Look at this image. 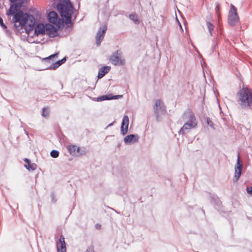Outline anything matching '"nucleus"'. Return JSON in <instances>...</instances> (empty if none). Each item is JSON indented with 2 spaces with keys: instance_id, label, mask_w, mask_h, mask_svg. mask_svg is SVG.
<instances>
[{
  "instance_id": "1",
  "label": "nucleus",
  "mask_w": 252,
  "mask_h": 252,
  "mask_svg": "<svg viewBox=\"0 0 252 252\" xmlns=\"http://www.w3.org/2000/svg\"><path fill=\"white\" fill-rule=\"evenodd\" d=\"M14 19L15 21H17V23L14 24L15 29L17 31H20L24 28L28 34L33 29L35 24L33 16L23 12H20L16 14Z\"/></svg>"
},
{
  "instance_id": "2",
  "label": "nucleus",
  "mask_w": 252,
  "mask_h": 252,
  "mask_svg": "<svg viewBox=\"0 0 252 252\" xmlns=\"http://www.w3.org/2000/svg\"><path fill=\"white\" fill-rule=\"evenodd\" d=\"M237 103L243 110L252 109V90L243 88L237 94Z\"/></svg>"
},
{
  "instance_id": "3",
  "label": "nucleus",
  "mask_w": 252,
  "mask_h": 252,
  "mask_svg": "<svg viewBox=\"0 0 252 252\" xmlns=\"http://www.w3.org/2000/svg\"><path fill=\"white\" fill-rule=\"evenodd\" d=\"M73 9L72 5L70 3L67 4L66 5L61 4L60 7V11L61 16L63 19H64V22L65 24H69L72 25L71 22V14L72 11Z\"/></svg>"
},
{
  "instance_id": "4",
  "label": "nucleus",
  "mask_w": 252,
  "mask_h": 252,
  "mask_svg": "<svg viewBox=\"0 0 252 252\" xmlns=\"http://www.w3.org/2000/svg\"><path fill=\"white\" fill-rule=\"evenodd\" d=\"M22 6V2H19L11 5L8 11L7 12L6 14L8 16H13L11 22L15 23H17V21H15V16L20 12H23L21 10Z\"/></svg>"
},
{
  "instance_id": "5",
  "label": "nucleus",
  "mask_w": 252,
  "mask_h": 252,
  "mask_svg": "<svg viewBox=\"0 0 252 252\" xmlns=\"http://www.w3.org/2000/svg\"><path fill=\"white\" fill-rule=\"evenodd\" d=\"M236 8L233 5H230V10L228 17V22L230 26H234L239 20V17L236 12Z\"/></svg>"
},
{
  "instance_id": "6",
  "label": "nucleus",
  "mask_w": 252,
  "mask_h": 252,
  "mask_svg": "<svg viewBox=\"0 0 252 252\" xmlns=\"http://www.w3.org/2000/svg\"><path fill=\"white\" fill-rule=\"evenodd\" d=\"M155 113L157 118L158 120L159 117L165 112V106L164 103L160 99L156 100L155 105L154 106Z\"/></svg>"
},
{
  "instance_id": "7",
  "label": "nucleus",
  "mask_w": 252,
  "mask_h": 252,
  "mask_svg": "<svg viewBox=\"0 0 252 252\" xmlns=\"http://www.w3.org/2000/svg\"><path fill=\"white\" fill-rule=\"evenodd\" d=\"M110 61L115 65H122L125 63V60L122 58V53L119 50L112 55Z\"/></svg>"
},
{
  "instance_id": "8",
  "label": "nucleus",
  "mask_w": 252,
  "mask_h": 252,
  "mask_svg": "<svg viewBox=\"0 0 252 252\" xmlns=\"http://www.w3.org/2000/svg\"><path fill=\"white\" fill-rule=\"evenodd\" d=\"M183 120L185 122V123H192V121L194 123H197L196 118L193 112L189 109L185 111L182 116Z\"/></svg>"
},
{
  "instance_id": "9",
  "label": "nucleus",
  "mask_w": 252,
  "mask_h": 252,
  "mask_svg": "<svg viewBox=\"0 0 252 252\" xmlns=\"http://www.w3.org/2000/svg\"><path fill=\"white\" fill-rule=\"evenodd\" d=\"M192 123H185L182 128L179 131L180 134L185 135L189 133L191 129H194L197 127V123H194L192 121Z\"/></svg>"
},
{
  "instance_id": "10",
  "label": "nucleus",
  "mask_w": 252,
  "mask_h": 252,
  "mask_svg": "<svg viewBox=\"0 0 252 252\" xmlns=\"http://www.w3.org/2000/svg\"><path fill=\"white\" fill-rule=\"evenodd\" d=\"M45 32L51 37H55L58 35V28L50 24L45 25Z\"/></svg>"
},
{
  "instance_id": "11",
  "label": "nucleus",
  "mask_w": 252,
  "mask_h": 252,
  "mask_svg": "<svg viewBox=\"0 0 252 252\" xmlns=\"http://www.w3.org/2000/svg\"><path fill=\"white\" fill-rule=\"evenodd\" d=\"M106 30L107 26L106 25H104L103 27H100V29L97 32L95 37L96 43L97 46H99L100 43L103 40Z\"/></svg>"
},
{
  "instance_id": "12",
  "label": "nucleus",
  "mask_w": 252,
  "mask_h": 252,
  "mask_svg": "<svg viewBox=\"0 0 252 252\" xmlns=\"http://www.w3.org/2000/svg\"><path fill=\"white\" fill-rule=\"evenodd\" d=\"M242 165L240 162V156L239 154H238L237 156V163L235 166L234 182L237 181L240 178L242 172Z\"/></svg>"
},
{
  "instance_id": "13",
  "label": "nucleus",
  "mask_w": 252,
  "mask_h": 252,
  "mask_svg": "<svg viewBox=\"0 0 252 252\" xmlns=\"http://www.w3.org/2000/svg\"><path fill=\"white\" fill-rule=\"evenodd\" d=\"M56 247L58 252H66L64 238L62 235L60 236L59 240L56 241Z\"/></svg>"
},
{
  "instance_id": "14",
  "label": "nucleus",
  "mask_w": 252,
  "mask_h": 252,
  "mask_svg": "<svg viewBox=\"0 0 252 252\" xmlns=\"http://www.w3.org/2000/svg\"><path fill=\"white\" fill-rule=\"evenodd\" d=\"M129 125V119L127 115H125L123 117L121 126V133L124 135L126 134L128 131V126Z\"/></svg>"
},
{
  "instance_id": "15",
  "label": "nucleus",
  "mask_w": 252,
  "mask_h": 252,
  "mask_svg": "<svg viewBox=\"0 0 252 252\" xmlns=\"http://www.w3.org/2000/svg\"><path fill=\"white\" fill-rule=\"evenodd\" d=\"M138 138L137 134H129L125 137L124 141L126 144L128 145L137 142Z\"/></svg>"
},
{
  "instance_id": "16",
  "label": "nucleus",
  "mask_w": 252,
  "mask_h": 252,
  "mask_svg": "<svg viewBox=\"0 0 252 252\" xmlns=\"http://www.w3.org/2000/svg\"><path fill=\"white\" fill-rule=\"evenodd\" d=\"M47 17L49 21L54 24L57 23L59 20L57 13L54 11L50 12Z\"/></svg>"
},
{
  "instance_id": "17",
  "label": "nucleus",
  "mask_w": 252,
  "mask_h": 252,
  "mask_svg": "<svg viewBox=\"0 0 252 252\" xmlns=\"http://www.w3.org/2000/svg\"><path fill=\"white\" fill-rule=\"evenodd\" d=\"M45 26L42 23L37 25L34 30V35H38L39 34H44L45 33Z\"/></svg>"
},
{
  "instance_id": "18",
  "label": "nucleus",
  "mask_w": 252,
  "mask_h": 252,
  "mask_svg": "<svg viewBox=\"0 0 252 252\" xmlns=\"http://www.w3.org/2000/svg\"><path fill=\"white\" fill-rule=\"evenodd\" d=\"M68 150L69 153L72 156H77L79 155L80 148L76 145H69Z\"/></svg>"
},
{
  "instance_id": "19",
  "label": "nucleus",
  "mask_w": 252,
  "mask_h": 252,
  "mask_svg": "<svg viewBox=\"0 0 252 252\" xmlns=\"http://www.w3.org/2000/svg\"><path fill=\"white\" fill-rule=\"evenodd\" d=\"M122 97V95H113L109 96L108 95H104L97 98V101H101L105 100L116 99Z\"/></svg>"
},
{
  "instance_id": "20",
  "label": "nucleus",
  "mask_w": 252,
  "mask_h": 252,
  "mask_svg": "<svg viewBox=\"0 0 252 252\" xmlns=\"http://www.w3.org/2000/svg\"><path fill=\"white\" fill-rule=\"evenodd\" d=\"M24 161L27 163V164H25L24 166L28 170L33 171L36 169V164L35 163H32L29 159L25 158L24 159Z\"/></svg>"
},
{
  "instance_id": "21",
  "label": "nucleus",
  "mask_w": 252,
  "mask_h": 252,
  "mask_svg": "<svg viewBox=\"0 0 252 252\" xmlns=\"http://www.w3.org/2000/svg\"><path fill=\"white\" fill-rule=\"evenodd\" d=\"M110 67L107 66H103L99 69L97 77L98 79L102 78L110 70Z\"/></svg>"
},
{
  "instance_id": "22",
  "label": "nucleus",
  "mask_w": 252,
  "mask_h": 252,
  "mask_svg": "<svg viewBox=\"0 0 252 252\" xmlns=\"http://www.w3.org/2000/svg\"><path fill=\"white\" fill-rule=\"evenodd\" d=\"M66 61V58L64 57L63 59H62L61 60H59L57 62H56L55 63H53L52 65H51L49 68L50 69H56L59 66H60L61 65H62L63 63H64Z\"/></svg>"
},
{
  "instance_id": "23",
  "label": "nucleus",
  "mask_w": 252,
  "mask_h": 252,
  "mask_svg": "<svg viewBox=\"0 0 252 252\" xmlns=\"http://www.w3.org/2000/svg\"><path fill=\"white\" fill-rule=\"evenodd\" d=\"M129 19L132 20L135 24H139L140 21L139 20L136 14H130L129 15Z\"/></svg>"
},
{
  "instance_id": "24",
  "label": "nucleus",
  "mask_w": 252,
  "mask_h": 252,
  "mask_svg": "<svg viewBox=\"0 0 252 252\" xmlns=\"http://www.w3.org/2000/svg\"><path fill=\"white\" fill-rule=\"evenodd\" d=\"M49 115V110L48 108H43L42 111V116L44 117H48Z\"/></svg>"
},
{
  "instance_id": "25",
  "label": "nucleus",
  "mask_w": 252,
  "mask_h": 252,
  "mask_svg": "<svg viewBox=\"0 0 252 252\" xmlns=\"http://www.w3.org/2000/svg\"><path fill=\"white\" fill-rule=\"evenodd\" d=\"M207 26L208 30V31L209 32L210 35H212V31L214 30V26H213V25L210 22H207Z\"/></svg>"
},
{
  "instance_id": "26",
  "label": "nucleus",
  "mask_w": 252,
  "mask_h": 252,
  "mask_svg": "<svg viewBox=\"0 0 252 252\" xmlns=\"http://www.w3.org/2000/svg\"><path fill=\"white\" fill-rule=\"evenodd\" d=\"M50 155L53 158H57L59 156V152L57 150H53L51 152Z\"/></svg>"
},
{
  "instance_id": "27",
  "label": "nucleus",
  "mask_w": 252,
  "mask_h": 252,
  "mask_svg": "<svg viewBox=\"0 0 252 252\" xmlns=\"http://www.w3.org/2000/svg\"><path fill=\"white\" fill-rule=\"evenodd\" d=\"M220 4L219 3H216V7H215V11L216 12L218 15V17L220 16Z\"/></svg>"
},
{
  "instance_id": "28",
  "label": "nucleus",
  "mask_w": 252,
  "mask_h": 252,
  "mask_svg": "<svg viewBox=\"0 0 252 252\" xmlns=\"http://www.w3.org/2000/svg\"><path fill=\"white\" fill-rule=\"evenodd\" d=\"M58 55H59L58 53H56L52 55H50L48 57L45 58L44 60H51L52 58L57 57Z\"/></svg>"
},
{
  "instance_id": "29",
  "label": "nucleus",
  "mask_w": 252,
  "mask_h": 252,
  "mask_svg": "<svg viewBox=\"0 0 252 252\" xmlns=\"http://www.w3.org/2000/svg\"><path fill=\"white\" fill-rule=\"evenodd\" d=\"M0 26L3 29H5L7 28L6 26L3 23L2 19L0 17Z\"/></svg>"
},
{
  "instance_id": "30",
  "label": "nucleus",
  "mask_w": 252,
  "mask_h": 252,
  "mask_svg": "<svg viewBox=\"0 0 252 252\" xmlns=\"http://www.w3.org/2000/svg\"><path fill=\"white\" fill-rule=\"evenodd\" d=\"M207 123L208 124V125L209 126H210L213 128H214V125L213 124V123H212L211 121L210 120V119L209 118H207Z\"/></svg>"
},
{
  "instance_id": "31",
  "label": "nucleus",
  "mask_w": 252,
  "mask_h": 252,
  "mask_svg": "<svg viewBox=\"0 0 252 252\" xmlns=\"http://www.w3.org/2000/svg\"><path fill=\"white\" fill-rule=\"evenodd\" d=\"M247 191L248 193L252 194V187H247Z\"/></svg>"
},
{
  "instance_id": "32",
  "label": "nucleus",
  "mask_w": 252,
  "mask_h": 252,
  "mask_svg": "<svg viewBox=\"0 0 252 252\" xmlns=\"http://www.w3.org/2000/svg\"><path fill=\"white\" fill-rule=\"evenodd\" d=\"M85 252H95L92 248H89Z\"/></svg>"
},
{
  "instance_id": "33",
  "label": "nucleus",
  "mask_w": 252,
  "mask_h": 252,
  "mask_svg": "<svg viewBox=\"0 0 252 252\" xmlns=\"http://www.w3.org/2000/svg\"><path fill=\"white\" fill-rule=\"evenodd\" d=\"M51 196H52L53 201L54 202H55L56 200H55V194H54V193H52V194H51Z\"/></svg>"
},
{
  "instance_id": "34",
  "label": "nucleus",
  "mask_w": 252,
  "mask_h": 252,
  "mask_svg": "<svg viewBox=\"0 0 252 252\" xmlns=\"http://www.w3.org/2000/svg\"><path fill=\"white\" fill-rule=\"evenodd\" d=\"M217 45H218V43L216 42H214L213 43V45H212V47L213 48H215L217 46Z\"/></svg>"
},
{
  "instance_id": "35",
  "label": "nucleus",
  "mask_w": 252,
  "mask_h": 252,
  "mask_svg": "<svg viewBox=\"0 0 252 252\" xmlns=\"http://www.w3.org/2000/svg\"><path fill=\"white\" fill-rule=\"evenodd\" d=\"M100 227H101V225L100 224H97L96 225H95V227L97 228V229H100Z\"/></svg>"
},
{
  "instance_id": "36",
  "label": "nucleus",
  "mask_w": 252,
  "mask_h": 252,
  "mask_svg": "<svg viewBox=\"0 0 252 252\" xmlns=\"http://www.w3.org/2000/svg\"><path fill=\"white\" fill-rule=\"evenodd\" d=\"M113 123L114 122H112V123H110V124H109L107 126V127H109V126H112L113 125Z\"/></svg>"
},
{
  "instance_id": "37",
  "label": "nucleus",
  "mask_w": 252,
  "mask_h": 252,
  "mask_svg": "<svg viewBox=\"0 0 252 252\" xmlns=\"http://www.w3.org/2000/svg\"><path fill=\"white\" fill-rule=\"evenodd\" d=\"M15 0H10V2H13Z\"/></svg>"
}]
</instances>
